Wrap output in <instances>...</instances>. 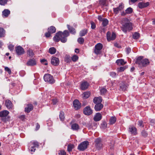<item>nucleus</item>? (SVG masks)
<instances>
[{"label":"nucleus","instance_id":"nucleus-1","mask_svg":"<svg viewBox=\"0 0 155 155\" xmlns=\"http://www.w3.org/2000/svg\"><path fill=\"white\" fill-rule=\"evenodd\" d=\"M69 35V32L67 30L64 31L63 32L60 31L56 34L53 39L55 41L58 42L61 40V42L65 43L67 41V37Z\"/></svg>","mask_w":155,"mask_h":155},{"label":"nucleus","instance_id":"nucleus-2","mask_svg":"<svg viewBox=\"0 0 155 155\" xmlns=\"http://www.w3.org/2000/svg\"><path fill=\"white\" fill-rule=\"evenodd\" d=\"M136 63L140 67H145L149 64V60L147 58L143 59V57L140 56L137 59Z\"/></svg>","mask_w":155,"mask_h":155},{"label":"nucleus","instance_id":"nucleus-3","mask_svg":"<svg viewBox=\"0 0 155 155\" xmlns=\"http://www.w3.org/2000/svg\"><path fill=\"white\" fill-rule=\"evenodd\" d=\"M39 143L36 141H31L29 144L28 148L31 152H34L36 150V148L39 147ZM32 154V153H31Z\"/></svg>","mask_w":155,"mask_h":155},{"label":"nucleus","instance_id":"nucleus-4","mask_svg":"<svg viewBox=\"0 0 155 155\" xmlns=\"http://www.w3.org/2000/svg\"><path fill=\"white\" fill-rule=\"evenodd\" d=\"M89 144V142L85 141L81 142L78 146V149L81 151H83L86 149Z\"/></svg>","mask_w":155,"mask_h":155},{"label":"nucleus","instance_id":"nucleus-5","mask_svg":"<svg viewBox=\"0 0 155 155\" xmlns=\"http://www.w3.org/2000/svg\"><path fill=\"white\" fill-rule=\"evenodd\" d=\"M44 79L45 82H48L50 84H53L55 82L53 77L50 74H46L44 75Z\"/></svg>","mask_w":155,"mask_h":155},{"label":"nucleus","instance_id":"nucleus-6","mask_svg":"<svg viewBox=\"0 0 155 155\" xmlns=\"http://www.w3.org/2000/svg\"><path fill=\"white\" fill-rule=\"evenodd\" d=\"M132 29V24L130 22L127 23L122 25V30L124 32H126L127 31L131 30Z\"/></svg>","mask_w":155,"mask_h":155},{"label":"nucleus","instance_id":"nucleus-7","mask_svg":"<svg viewBox=\"0 0 155 155\" xmlns=\"http://www.w3.org/2000/svg\"><path fill=\"white\" fill-rule=\"evenodd\" d=\"M102 102V99L101 97H97V111L100 110L103 108L104 105Z\"/></svg>","mask_w":155,"mask_h":155},{"label":"nucleus","instance_id":"nucleus-8","mask_svg":"<svg viewBox=\"0 0 155 155\" xmlns=\"http://www.w3.org/2000/svg\"><path fill=\"white\" fill-rule=\"evenodd\" d=\"M107 40L108 41H110L111 40H114L116 38V35L113 32L111 36L110 33L109 32H108L107 33Z\"/></svg>","mask_w":155,"mask_h":155},{"label":"nucleus","instance_id":"nucleus-9","mask_svg":"<svg viewBox=\"0 0 155 155\" xmlns=\"http://www.w3.org/2000/svg\"><path fill=\"white\" fill-rule=\"evenodd\" d=\"M83 112L84 114L89 115L92 113V110L90 106H87L84 109Z\"/></svg>","mask_w":155,"mask_h":155},{"label":"nucleus","instance_id":"nucleus-10","mask_svg":"<svg viewBox=\"0 0 155 155\" xmlns=\"http://www.w3.org/2000/svg\"><path fill=\"white\" fill-rule=\"evenodd\" d=\"M15 51L16 53L18 55H21L25 52L24 49L20 46H18L15 48Z\"/></svg>","mask_w":155,"mask_h":155},{"label":"nucleus","instance_id":"nucleus-11","mask_svg":"<svg viewBox=\"0 0 155 155\" xmlns=\"http://www.w3.org/2000/svg\"><path fill=\"white\" fill-rule=\"evenodd\" d=\"M51 63L52 65L54 66L58 65L59 63V58L54 56L52 57L51 60Z\"/></svg>","mask_w":155,"mask_h":155},{"label":"nucleus","instance_id":"nucleus-12","mask_svg":"<svg viewBox=\"0 0 155 155\" xmlns=\"http://www.w3.org/2000/svg\"><path fill=\"white\" fill-rule=\"evenodd\" d=\"M124 5L122 3H121L119 7L116 8H114V13L116 14H118L119 12L122 10L124 8Z\"/></svg>","mask_w":155,"mask_h":155},{"label":"nucleus","instance_id":"nucleus-13","mask_svg":"<svg viewBox=\"0 0 155 155\" xmlns=\"http://www.w3.org/2000/svg\"><path fill=\"white\" fill-rule=\"evenodd\" d=\"M89 85V83L87 81L82 82L81 84V89L82 90H85L87 88Z\"/></svg>","mask_w":155,"mask_h":155},{"label":"nucleus","instance_id":"nucleus-14","mask_svg":"<svg viewBox=\"0 0 155 155\" xmlns=\"http://www.w3.org/2000/svg\"><path fill=\"white\" fill-rule=\"evenodd\" d=\"M128 131L133 135H135L137 133V129L134 126H130L129 127Z\"/></svg>","mask_w":155,"mask_h":155},{"label":"nucleus","instance_id":"nucleus-15","mask_svg":"<svg viewBox=\"0 0 155 155\" xmlns=\"http://www.w3.org/2000/svg\"><path fill=\"white\" fill-rule=\"evenodd\" d=\"M73 106L75 110H78L81 107V104L79 101L77 100H75L73 101Z\"/></svg>","mask_w":155,"mask_h":155},{"label":"nucleus","instance_id":"nucleus-16","mask_svg":"<svg viewBox=\"0 0 155 155\" xmlns=\"http://www.w3.org/2000/svg\"><path fill=\"white\" fill-rule=\"evenodd\" d=\"M36 61L35 59L32 58L29 60L27 63V65L28 66H34L36 64Z\"/></svg>","mask_w":155,"mask_h":155},{"label":"nucleus","instance_id":"nucleus-17","mask_svg":"<svg viewBox=\"0 0 155 155\" xmlns=\"http://www.w3.org/2000/svg\"><path fill=\"white\" fill-rule=\"evenodd\" d=\"M33 107L31 104H28L27 105L26 107L25 108V111L27 113H29L31 110H33Z\"/></svg>","mask_w":155,"mask_h":155},{"label":"nucleus","instance_id":"nucleus-18","mask_svg":"<svg viewBox=\"0 0 155 155\" xmlns=\"http://www.w3.org/2000/svg\"><path fill=\"white\" fill-rule=\"evenodd\" d=\"M10 13V10L8 9H5L2 12V15L3 17H7Z\"/></svg>","mask_w":155,"mask_h":155},{"label":"nucleus","instance_id":"nucleus-19","mask_svg":"<svg viewBox=\"0 0 155 155\" xmlns=\"http://www.w3.org/2000/svg\"><path fill=\"white\" fill-rule=\"evenodd\" d=\"M149 5V3L147 2L144 3L143 2H140L138 3V6L139 8H142L145 7H146Z\"/></svg>","mask_w":155,"mask_h":155},{"label":"nucleus","instance_id":"nucleus-20","mask_svg":"<svg viewBox=\"0 0 155 155\" xmlns=\"http://www.w3.org/2000/svg\"><path fill=\"white\" fill-rule=\"evenodd\" d=\"M103 143L101 138H97V150L101 149L103 147Z\"/></svg>","mask_w":155,"mask_h":155},{"label":"nucleus","instance_id":"nucleus-21","mask_svg":"<svg viewBox=\"0 0 155 155\" xmlns=\"http://www.w3.org/2000/svg\"><path fill=\"white\" fill-rule=\"evenodd\" d=\"M9 112L7 110H4L0 112V117H5L9 114Z\"/></svg>","mask_w":155,"mask_h":155},{"label":"nucleus","instance_id":"nucleus-22","mask_svg":"<svg viewBox=\"0 0 155 155\" xmlns=\"http://www.w3.org/2000/svg\"><path fill=\"white\" fill-rule=\"evenodd\" d=\"M5 105L7 108L10 109L12 107V104L11 102L9 100H6L5 103Z\"/></svg>","mask_w":155,"mask_h":155},{"label":"nucleus","instance_id":"nucleus-23","mask_svg":"<svg viewBox=\"0 0 155 155\" xmlns=\"http://www.w3.org/2000/svg\"><path fill=\"white\" fill-rule=\"evenodd\" d=\"M116 63L119 66L123 65L126 63L124 60L122 59L117 60Z\"/></svg>","mask_w":155,"mask_h":155},{"label":"nucleus","instance_id":"nucleus-24","mask_svg":"<svg viewBox=\"0 0 155 155\" xmlns=\"http://www.w3.org/2000/svg\"><path fill=\"white\" fill-rule=\"evenodd\" d=\"M71 128L74 130H78L79 129V126L76 123L73 124L71 125Z\"/></svg>","mask_w":155,"mask_h":155},{"label":"nucleus","instance_id":"nucleus-25","mask_svg":"<svg viewBox=\"0 0 155 155\" xmlns=\"http://www.w3.org/2000/svg\"><path fill=\"white\" fill-rule=\"evenodd\" d=\"M90 93L89 91H86L84 92L82 94V97L84 99H87L89 97L90 95Z\"/></svg>","mask_w":155,"mask_h":155},{"label":"nucleus","instance_id":"nucleus-26","mask_svg":"<svg viewBox=\"0 0 155 155\" xmlns=\"http://www.w3.org/2000/svg\"><path fill=\"white\" fill-rule=\"evenodd\" d=\"M56 30L54 26H51L48 29V31L52 34L55 32Z\"/></svg>","mask_w":155,"mask_h":155},{"label":"nucleus","instance_id":"nucleus-27","mask_svg":"<svg viewBox=\"0 0 155 155\" xmlns=\"http://www.w3.org/2000/svg\"><path fill=\"white\" fill-rule=\"evenodd\" d=\"M67 28L69 30L70 32L72 34H74L75 33V29L72 27H70L69 25H67Z\"/></svg>","mask_w":155,"mask_h":155},{"label":"nucleus","instance_id":"nucleus-28","mask_svg":"<svg viewBox=\"0 0 155 155\" xmlns=\"http://www.w3.org/2000/svg\"><path fill=\"white\" fill-rule=\"evenodd\" d=\"M99 90L101 94V95H104L106 93L107 91L106 89L103 87H100Z\"/></svg>","mask_w":155,"mask_h":155},{"label":"nucleus","instance_id":"nucleus-29","mask_svg":"<svg viewBox=\"0 0 155 155\" xmlns=\"http://www.w3.org/2000/svg\"><path fill=\"white\" fill-rule=\"evenodd\" d=\"M56 50L54 47L50 48L49 50V53L52 54H54L56 52Z\"/></svg>","mask_w":155,"mask_h":155},{"label":"nucleus","instance_id":"nucleus-30","mask_svg":"<svg viewBox=\"0 0 155 155\" xmlns=\"http://www.w3.org/2000/svg\"><path fill=\"white\" fill-rule=\"evenodd\" d=\"M116 121V118L115 117H112L110 120V124H113L115 123Z\"/></svg>","mask_w":155,"mask_h":155},{"label":"nucleus","instance_id":"nucleus-31","mask_svg":"<svg viewBox=\"0 0 155 155\" xmlns=\"http://www.w3.org/2000/svg\"><path fill=\"white\" fill-rule=\"evenodd\" d=\"M59 118L61 120L63 121L65 118L64 113L63 111H61L59 114Z\"/></svg>","mask_w":155,"mask_h":155},{"label":"nucleus","instance_id":"nucleus-32","mask_svg":"<svg viewBox=\"0 0 155 155\" xmlns=\"http://www.w3.org/2000/svg\"><path fill=\"white\" fill-rule=\"evenodd\" d=\"M103 48L102 45L100 43H97V54L100 53V50H101Z\"/></svg>","mask_w":155,"mask_h":155},{"label":"nucleus","instance_id":"nucleus-33","mask_svg":"<svg viewBox=\"0 0 155 155\" xmlns=\"http://www.w3.org/2000/svg\"><path fill=\"white\" fill-rule=\"evenodd\" d=\"M87 32V30L86 29H84L81 31L80 32V35L81 36H83L85 35Z\"/></svg>","mask_w":155,"mask_h":155},{"label":"nucleus","instance_id":"nucleus-34","mask_svg":"<svg viewBox=\"0 0 155 155\" xmlns=\"http://www.w3.org/2000/svg\"><path fill=\"white\" fill-rule=\"evenodd\" d=\"M27 54L30 57H32L34 55L33 51L31 49H29L27 51Z\"/></svg>","mask_w":155,"mask_h":155},{"label":"nucleus","instance_id":"nucleus-35","mask_svg":"<svg viewBox=\"0 0 155 155\" xmlns=\"http://www.w3.org/2000/svg\"><path fill=\"white\" fill-rule=\"evenodd\" d=\"M127 68V67L126 66L124 67H121L117 68V71L119 72H122L124 71Z\"/></svg>","mask_w":155,"mask_h":155},{"label":"nucleus","instance_id":"nucleus-36","mask_svg":"<svg viewBox=\"0 0 155 155\" xmlns=\"http://www.w3.org/2000/svg\"><path fill=\"white\" fill-rule=\"evenodd\" d=\"M102 25L103 26H105L107 25L108 23V20L104 18L103 20L102 21Z\"/></svg>","mask_w":155,"mask_h":155},{"label":"nucleus","instance_id":"nucleus-37","mask_svg":"<svg viewBox=\"0 0 155 155\" xmlns=\"http://www.w3.org/2000/svg\"><path fill=\"white\" fill-rule=\"evenodd\" d=\"M5 34V31L3 28H0V38L4 37Z\"/></svg>","mask_w":155,"mask_h":155},{"label":"nucleus","instance_id":"nucleus-38","mask_svg":"<svg viewBox=\"0 0 155 155\" xmlns=\"http://www.w3.org/2000/svg\"><path fill=\"white\" fill-rule=\"evenodd\" d=\"M107 124L105 122H103L101 124L100 127L102 129H105L107 127Z\"/></svg>","mask_w":155,"mask_h":155},{"label":"nucleus","instance_id":"nucleus-39","mask_svg":"<svg viewBox=\"0 0 155 155\" xmlns=\"http://www.w3.org/2000/svg\"><path fill=\"white\" fill-rule=\"evenodd\" d=\"M133 9L132 8L130 7L128 8L125 10L126 13L127 14H129L131 13L132 12Z\"/></svg>","mask_w":155,"mask_h":155},{"label":"nucleus","instance_id":"nucleus-40","mask_svg":"<svg viewBox=\"0 0 155 155\" xmlns=\"http://www.w3.org/2000/svg\"><path fill=\"white\" fill-rule=\"evenodd\" d=\"M64 61L67 63L71 61L70 56L68 55H66L64 58Z\"/></svg>","mask_w":155,"mask_h":155},{"label":"nucleus","instance_id":"nucleus-41","mask_svg":"<svg viewBox=\"0 0 155 155\" xmlns=\"http://www.w3.org/2000/svg\"><path fill=\"white\" fill-rule=\"evenodd\" d=\"M93 102L95 104L94 107V109L96 111H97V97H95L93 100Z\"/></svg>","mask_w":155,"mask_h":155},{"label":"nucleus","instance_id":"nucleus-42","mask_svg":"<svg viewBox=\"0 0 155 155\" xmlns=\"http://www.w3.org/2000/svg\"><path fill=\"white\" fill-rule=\"evenodd\" d=\"M74 145L72 144L69 145L68 146V150L69 152L72 151V149L74 148Z\"/></svg>","mask_w":155,"mask_h":155},{"label":"nucleus","instance_id":"nucleus-43","mask_svg":"<svg viewBox=\"0 0 155 155\" xmlns=\"http://www.w3.org/2000/svg\"><path fill=\"white\" fill-rule=\"evenodd\" d=\"M99 3L103 5H106L107 1L106 0H100L99 1Z\"/></svg>","mask_w":155,"mask_h":155},{"label":"nucleus","instance_id":"nucleus-44","mask_svg":"<svg viewBox=\"0 0 155 155\" xmlns=\"http://www.w3.org/2000/svg\"><path fill=\"white\" fill-rule=\"evenodd\" d=\"M139 37V33L135 32L133 35V38L134 39H137Z\"/></svg>","mask_w":155,"mask_h":155},{"label":"nucleus","instance_id":"nucleus-45","mask_svg":"<svg viewBox=\"0 0 155 155\" xmlns=\"http://www.w3.org/2000/svg\"><path fill=\"white\" fill-rule=\"evenodd\" d=\"M84 40L82 38H79L78 39V42L80 44H83L84 42Z\"/></svg>","mask_w":155,"mask_h":155},{"label":"nucleus","instance_id":"nucleus-46","mask_svg":"<svg viewBox=\"0 0 155 155\" xmlns=\"http://www.w3.org/2000/svg\"><path fill=\"white\" fill-rule=\"evenodd\" d=\"M110 75L113 78H115L117 75V74L114 72H111L110 73Z\"/></svg>","mask_w":155,"mask_h":155},{"label":"nucleus","instance_id":"nucleus-47","mask_svg":"<svg viewBox=\"0 0 155 155\" xmlns=\"http://www.w3.org/2000/svg\"><path fill=\"white\" fill-rule=\"evenodd\" d=\"M127 86L124 84H123L120 85V88L122 90L125 91L127 89Z\"/></svg>","mask_w":155,"mask_h":155},{"label":"nucleus","instance_id":"nucleus-48","mask_svg":"<svg viewBox=\"0 0 155 155\" xmlns=\"http://www.w3.org/2000/svg\"><path fill=\"white\" fill-rule=\"evenodd\" d=\"M78 58V56L76 55H74L72 57V60L73 61H76Z\"/></svg>","mask_w":155,"mask_h":155},{"label":"nucleus","instance_id":"nucleus-49","mask_svg":"<svg viewBox=\"0 0 155 155\" xmlns=\"http://www.w3.org/2000/svg\"><path fill=\"white\" fill-rule=\"evenodd\" d=\"M8 0H0V5H4L6 4Z\"/></svg>","mask_w":155,"mask_h":155},{"label":"nucleus","instance_id":"nucleus-50","mask_svg":"<svg viewBox=\"0 0 155 155\" xmlns=\"http://www.w3.org/2000/svg\"><path fill=\"white\" fill-rule=\"evenodd\" d=\"M41 62L45 65H47L48 64V62L47 60L45 59H42L41 60Z\"/></svg>","mask_w":155,"mask_h":155},{"label":"nucleus","instance_id":"nucleus-51","mask_svg":"<svg viewBox=\"0 0 155 155\" xmlns=\"http://www.w3.org/2000/svg\"><path fill=\"white\" fill-rule=\"evenodd\" d=\"M5 70L7 71L9 74H10L11 73V71L9 68L7 67L5 68Z\"/></svg>","mask_w":155,"mask_h":155},{"label":"nucleus","instance_id":"nucleus-52","mask_svg":"<svg viewBox=\"0 0 155 155\" xmlns=\"http://www.w3.org/2000/svg\"><path fill=\"white\" fill-rule=\"evenodd\" d=\"M58 154L61 155H66V152L63 150H61Z\"/></svg>","mask_w":155,"mask_h":155},{"label":"nucleus","instance_id":"nucleus-53","mask_svg":"<svg viewBox=\"0 0 155 155\" xmlns=\"http://www.w3.org/2000/svg\"><path fill=\"white\" fill-rule=\"evenodd\" d=\"M102 117L101 114L100 113H97V121L101 120L102 118Z\"/></svg>","mask_w":155,"mask_h":155},{"label":"nucleus","instance_id":"nucleus-54","mask_svg":"<svg viewBox=\"0 0 155 155\" xmlns=\"http://www.w3.org/2000/svg\"><path fill=\"white\" fill-rule=\"evenodd\" d=\"M138 125L140 127H143L144 125L143 121L142 120H139L138 121Z\"/></svg>","mask_w":155,"mask_h":155},{"label":"nucleus","instance_id":"nucleus-55","mask_svg":"<svg viewBox=\"0 0 155 155\" xmlns=\"http://www.w3.org/2000/svg\"><path fill=\"white\" fill-rule=\"evenodd\" d=\"M91 28L92 29H94L96 28V25L95 23L92 21L91 22Z\"/></svg>","mask_w":155,"mask_h":155},{"label":"nucleus","instance_id":"nucleus-56","mask_svg":"<svg viewBox=\"0 0 155 155\" xmlns=\"http://www.w3.org/2000/svg\"><path fill=\"white\" fill-rule=\"evenodd\" d=\"M19 74L20 76L23 77L25 74V72L24 71H21L19 72Z\"/></svg>","mask_w":155,"mask_h":155},{"label":"nucleus","instance_id":"nucleus-57","mask_svg":"<svg viewBox=\"0 0 155 155\" xmlns=\"http://www.w3.org/2000/svg\"><path fill=\"white\" fill-rule=\"evenodd\" d=\"M14 46L12 45H10L8 46V48L11 51L13 50L14 49Z\"/></svg>","mask_w":155,"mask_h":155},{"label":"nucleus","instance_id":"nucleus-58","mask_svg":"<svg viewBox=\"0 0 155 155\" xmlns=\"http://www.w3.org/2000/svg\"><path fill=\"white\" fill-rule=\"evenodd\" d=\"M95 54V55H97V44H96L95 46V49L94 51V54H93V55Z\"/></svg>","mask_w":155,"mask_h":155},{"label":"nucleus","instance_id":"nucleus-59","mask_svg":"<svg viewBox=\"0 0 155 155\" xmlns=\"http://www.w3.org/2000/svg\"><path fill=\"white\" fill-rule=\"evenodd\" d=\"M52 103L54 105L56 104L58 102L56 98L53 99L52 100Z\"/></svg>","mask_w":155,"mask_h":155},{"label":"nucleus","instance_id":"nucleus-60","mask_svg":"<svg viewBox=\"0 0 155 155\" xmlns=\"http://www.w3.org/2000/svg\"><path fill=\"white\" fill-rule=\"evenodd\" d=\"M131 51V49L130 48H126V51L127 54H129Z\"/></svg>","mask_w":155,"mask_h":155},{"label":"nucleus","instance_id":"nucleus-61","mask_svg":"<svg viewBox=\"0 0 155 155\" xmlns=\"http://www.w3.org/2000/svg\"><path fill=\"white\" fill-rule=\"evenodd\" d=\"M51 33L49 32L48 31V32L46 33L45 34V36L46 37L48 38L51 35Z\"/></svg>","mask_w":155,"mask_h":155},{"label":"nucleus","instance_id":"nucleus-62","mask_svg":"<svg viewBox=\"0 0 155 155\" xmlns=\"http://www.w3.org/2000/svg\"><path fill=\"white\" fill-rule=\"evenodd\" d=\"M142 135L144 137H146L147 135V133L146 132V131H145L144 130L143 131H142Z\"/></svg>","mask_w":155,"mask_h":155},{"label":"nucleus","instance_id":"nucleus-63","mask_svg":"<svg viewBox=\"0 0 155 155\" xmlns=\"http://www.w3.org/2000/svg\"><path fill=\"white\" fill-rule=\"evenodd\" d=\"M47 124L48 126H50L52 124V122L51 120H48L47 121Z\"/></svg>","mask_w":155,"mask_h":155},{"label":"nucleus","instance_id":"nucleus-64","mask_svg":"<svg viewBox=\"0 0 155 155\" xmlns=\"http://www.w3.org/2000/svg\"><path fill=\"white\" fill-rule=\"evenodd\" d=\"M98 18L99 21H103V20L104 19V18H103L102 16L101 15L99 16Z\"/></svg>","mask_w":155,"mask_h":155}]
</instances>
